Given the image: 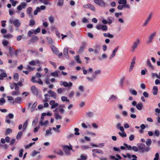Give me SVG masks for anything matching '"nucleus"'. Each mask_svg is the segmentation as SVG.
Listing matches in <instances>:
<instances>
[{"label": "nucleus", "mask_w": 160, "mask_h": 160, "mask_svg": "<svg viewBox=\"0 0 160 160\" xmlns=\"http://www.w3.org/2000/svg\"><path fill=\"white\" fill-rule=\"evenodd\" d=\"M40 153V152L39 151H36L35 150H34L32 152V156H34L36 155L37 154Z\"/></svg>", "instance_id": "052dcab7"}, {"label": "nucleus", "mask_w": 160, "mask_h": 160, "mask_svg": "<svg viewBox=\"0 0 160 160\" xmlns=\"http://www.w3.org/2000/svg\"><path fill=\"white\" fill-rule=\"evenodd\" d=\"M31 39L32 42L34 43L38 40V38L36 36H34L31 38Z\"/></svg>", "instance_id": "4be33fe9"}, {"label": "nucleus", "mask_w": 160, "mask_h": 160, "mask_svg": "<svg viewBox=\"0 0 160 160\" xmlns=\"http://www.w3.org/2000/svg\"><path fill=\"white\" fill-rule=\"evenodd\" d=\"M138 148L141 152H144V149L145 148V145L143 143H140L138 144Z\"/></svg>", "instance_id": "9d476101"}, {"label": "nucleus", "mask_w": 160, "mask_h": 160, "mask_svg": "<svg viewBox=\"0 0 160 160\" xmlns=\"http://www.w3.org/2000/svg\"><path fill=\"white\" fill-rule=\"evenodd\" d=\"M130 92L131 94L134 95L136 96L137 94V92L135 90H130Z\"/></svg>", "instance_id": "f704fd0d"}, {"label": "nucleus", "mask_w": 160, "mask_h": 160, "mask_svg": "<svg viewBox=\"0 0 160 160\" xmlns=\"http://www.w3.org/2000/svg\"><path fill=\"white\" fill-rule=\"evenodd\" d=\"M58 5L59 6L63 5V0H58Z\"/></svg>", "instance_id": "864d4df0"}, {"label": "nucleus", "mask_w": 160, "mask_h": 160, "mask_svg": "<svg viewBox=\"0 0 160 160\" xmlns=\"http://www.w3.org/2000/svg\"><path fill=\"white\" fill-rule=\"evenodd\" d=\"M23 132H19L16 136V138L17 139H19L22 135Z\"/></svg>", "instance_id": "c9c22d12"}, {"label": "nucleus", "mask_w": 160, "mask_h": 160, "mask_svg": "<svg viewBox=\"0 0 160 160\" xmlns=\"http://www.w3.org/2000/svg\"><path fill=\"white\" fill-rule=\"evenodd\" d=\"M5 102V100L3 98H2L0 99V105H2Z\"/></svg>", "instance_id": "49530a36"}, {"label": "nucleus", "mask_w": 160, "mask_h": 160, "mask_svg": "<svg viewBox=\"0 0 160 160\" xmlns=\"http://www.w3.org/2000/svg\"><path fill=\"white\" fill-rule=\"evenodd\" d=\"M86 114L87 117L91 118L93 116L94 113L92 112H87Z\"/></svg>", "instance_id": "cd10ccee"}, {"label": "nucleus", "mask_w": 160, "mask_h": 160, "mask_svg": "<svg viewBox=\"0 0 160 160\" xmlns=\"http://www.w3.org/2000/svg\"><path fill=\"white\" fill-rule=\"evenodd\" d=\"M151 143L152 141L150 139H148L146 142V144L148 147L150 146L151 145Z\"/></svg>", "instance_id": "72a5a7b5"}, {"label": "nucleus", "mask_w": 160, "mask_h": 160, "mask_svg": "<svg viewBox=\"0 0 160 160\" xmlns=\"http://www.w3.org/2000/svg\"><path fill=\"white\" fill-rule=\"evenodd\" d=\"M35 21L33 19L31 20L30 21V23L29 24V26H32L35 25Z\"/></svg>", "instance_id": "5fc2aeb1"}, {"label": "nucleus", "mask_w": 160, "mask_h": 160, "mask_svg": "<svg viewBox=\"0 0 160 160\" xmlns=\"http://www.w3.org/2000/svg\"><path fill=\"white\" fill-rule=\"evenodd\" d=\"M103 36L105 37H108L110 38H113L114 37L113 35L110 34L109 33H104L103 34Z\"/></svg>", "instance_id": "393cba45"}, {"label": "nucleus", "mask_w": 160, "mask_h": 160, "mask_svg": "<svg viewBox=\"0 0 160 160\" xmlns=\"http://www.w3.org/2000/svg\"><path fill=\"white\" fill-rule=\"evenodd\" d=\"M156 35V32H154L152 33L148 37V43H150L151 42H152V40L154 38V37Z\"/></svg>", "instance_id": "9b49d317"}, {"label": "nucleus", "mask_w": 160, "mask_h": 160, "mask_svg": "<svg viewBox=\"0 0 160 160\" xmlns=\"http://www.w3.org/2000/svg\"><path fill=\"white\" fill-rule=\"evenodd\" d=\"M123 145L128 150H131L132 149V147L131 146L128 145L126 143H124Z\"/></svg>", "instance_id": "c03bdc74"}, {"label": "nucleus", "mask_w": 160, "mask_h": 160, "mask_svg": "<svg viewBox=\"0 0 160 160\" xmlns=\"http://www.w3.org/2000/svg\"><path fill=\"white\" fill-rule=\"evenodd\" d=\"M32 30L33 29L29 31L28 32V35L29 37H31V35L33 34V33L34 32Z\"/></svg>", "instance_id": "69168bd1"}, {"label": "nucleus", "mask_w": 160, "mask_h": 160, "mask_svg": "<svg viewBox=\"0 0 160 160\" xmlns=\"http://www.w3.org/2000/svg\"><path fill=\"white\" fill-rule=\"evenodd\" d=\"M152 16V13H150L146 20H145L144 22L142 25V26L144 27L146 26L148 24L149 22L151 20Z\"/></svg>", "instance_id": "39448f33"}, {"label": "nucleus", "mask_w": 160, "mask_h": 160, "mask_svg": "<svg viewBox=\"0 0 160 160\" xmlns=\"http://www.w3.org/2000/svg\"><path fill=\"white\" fill-rule=\"evenodd\" d=\"M32 30L33 31L34 33L36 34V33H39L40 32V29L39 27H38L36 30Z\"/></svg>", "instance_id": "bf43d9fd"}, {"label": "nucleus", "mask_w": 160, "mask_h": 160, "mask_svg": "<svg viewBox=\"0 0 160 160\" xmlns=\"http://www.w3.org/2000/svg\"><path fill=\"white\" fill-rule=\"evenodd\" d=\"M51 49L54 53L56 54L59 53V51L58 48L54 45L52 46L51 47Z\"/></svg>", "instance_id": "dca6fc26"}, {"label": "nucleus", "mask_w": 160, "mask_h": 160, "mask_svg": "<svg viewBox=\"0 0 160 160\" xmlns=\"http://www.w3.org/2000/svg\"><path fill=\"white\" fill-rule=\"evenodd\" d=\"M155 158H154L153 160H158L159 158V155L158 153H156L155 155Z\"/></svg>", "instance_id": "774afa93"}, {"label": "nucleus", "mask_w": 160, "mask_h": 160, "mask_svg": "<svg viewBox=\"0 0 160 160\" xmlns=\"http://www.w3.org/2000/svg\"><path fill=\"white\" fill-rule=\"evenodd\" d=\"M60 84L61 86L63 85L65 87H70L72 85V83L70 82L68 83L66 81H61Z\"/></svg>", "instance_id": "0eeeda50"}, {"label": "nucleus", "mask_w": 160, "mask_h": 160, "mask_svg": "<svg viewBox=\"0 0 160 160\" xmlns=\"http://www.w3.org/2000/svg\"><path fill=\"white\" fill-rule=\"evenodd\" d=\"M9 43L8 41L5 40H4L2 42V44L4 46H7L8 45Z\"/></svg>", "instance_id": "4d7b16f0"}, {"label": "nucleus", "mask_w": 160, "mask_h": 160, "mask_svg": "<svg viewBox=\"0 0 160 160\" xmlns=\"http://www.w3.org/2000/svg\"><path fill=\"white\" fill-rule=\"evenodd\" d=\"M23 152V149H20L19 154V156L21 158L22 156Z\"/></svg>", "instance_id": "680f3d73"}, {"label": "nucleus", "mask_w": 160, "mask_h": 160, "mask_svg": "<svg viewBox=\"0 0 160 160\" xmlns=\"http://www.w3.org/2000/svg\"><path fill=\"white\" fill-rule=\"evenodd\" d=\"M68 48L66 47L64 48L63 51V54H64L65 57H66L67 58H69V56L68 55Z\"/></svg>", "instance_id": "6ab92c4d"}, {"label": "nucleus", "mask_w": 160, "mask_h": 160, "mask_svg": "<svg viewBox=\"0 0 160 160\" xmlns=\"http://www.w3.org/2000/svg\"><path fill=\"white\" fill-rule=\"evenodd\" d=\"M160 131L158 130H156L154 132V134L156 137H159L160 135Z\"/></svg>", "instance_id": "09e8293b"}, {"label": "nucleus", "mask_w": 160, "mask_h": 160, "mask_svg": "<svg viewBox=\"0 0 160 160\" xmlns=\"http://www.w3.org/2000/svg\"><path fill=\"white\" fill-rule=\"evenodd\" d=\"M92 155L94 157H97V153L101 154H103L104 153V152L102 150L98 149H92Z\"/></svg>", "instance_id": "7ed1b4c3"}, {"label": "nucleus", "mask_w": 160, "mask_h": 160, "mask_svg": "<svg viewBox=\"0 0 160 160\" xmlns=\"http://www.w3.org/2000/svg\"><path fill=\"white\" fill-rule=\"evenodd\" d=\"M143 107V104L142 103L140 102L136 105V107L139 110H142Z\"/></svg>", "instance_id": "b1692460"}, {"label": "nucleus", "mask_w": 160, "mask_h": 160, "mask_svg": "<svg viewBox=\"0 0 160 160\" xmlns=\"http://www.w3.org/2000/svg\"><path fill=\"white\" fill-rule=\"evenodd\" d=\"M7 77V75L5 72H3L0 74V80H2L3 78Z\"/></svg>", "instance_id": "c756f323"}, {"label": "nucleus", "mask_w": 160, "mask_h": 160, "mask_svg": "<svg viewBox=\"0 0 160 160\" xmlns=\"http://www.w3.org/2000/svg\"><path fill=\"white\" fill-rule=\"evenodd\" d=\"M41 11L40 8L39 7H37L36 9L34 11V14L35 15H37L38 12H39Z\"/></svg>", "instance_id": "4c0bfd02"}, {"label": "nucleus", "mask_w": 160, "mask_h": 160, "mask_svg": "<svg viewBox=\"0 0 160 160\" xmlns=\"http://www.w3.org/2000/svg\"><path fill=\"white\" fill-rule=\"evenodd\" d=\"M147 66L152 70H153L154 69L153 66L152 65V64L151 63L149 59H147Z\"/></svg>", "instance_id": "f3484780"}, {"label": "nucleus", "mask_w": 160, "mask_h": 160, "mask_svg": "<svg viewBox=\"0 0 160 160\" xmlns=\"http://www.w3.org/2000/svg\"><path fill=\"white\" fill-rule=\"evenodd\" d=\"M37 105V102H34V103L32 105L31 108V110L32 112L35 109Z\"/></svg>", "instance_id": "79ce46f5"}, {"label": "nucleus", "mask_w": 160, "mask_h": 160, "mask_svg": "<svg viewBox=\"0 0 160 160\" xmlns=\"http://www.w3.org/2000/svg\"><path fill=\"white\" fill-rule=\"evenodd\" d=\"M32 11V8L30 7H28L27 9V13L29 15V16H32L31 12Z\"/></svg>", "instance_id": "5701e85b"}, {"label": "nucleus", "mask_w": 160, "mask_h": 160, "mask_svg": "<svg viewBox=\"0 0 160 160\" xmlns=\"http://www.w3.org/2000/svg\"><path fill=\"white\" fill-rule=\"evenodd\" d=\"M28 120H27L26 121H25V122L23 123V131L28 126Z\"/></svg>", "instance_id": "2f4dec72"}, {"label": "nucleus", "mask_w": 160, "mask_h": 160, "mask_svg": "<svg viewBox=\"0 0 160 160\" xmlns=\"http://www.w3.org/2000/svg\"><path fill=\"white\" fill-rule=\"evenodd\" d=\"M12 36L10 33H8L3 35V37L5 38H11L12 37Z\"/></svg>", "instance_id": "8fccbe9b"}, {"label": "nucleus", "mask_w": 160, "mask_h": 160, "mask_svg": "<svg viewBox=\"0 0 160 160\" xmlns=\"http://www.w3.org/2000/svg\"><path fill=\"white\" fill-rule=\"evenodd\" d=\"M74 59L77 62L79 63H81V61L79 59V55H78L76 57H75Z\"/></svg>", "instance_id": "473e14b6"}, {"label": "nucleus", "mask_w": 160, "mask_h": 160, "mask_svg": "<svg viewBox=\"0 0 160 160\" xmlns=\"http://www.w3.org/2000/svg\"><path fill=\"white\" fill-rule=\"evenodd\" d=\"M12 132V129L8 128L6 129V135H8L11 133Z\"/></svg>", "instance_id": "a18cd8bd"}, {"label": "nucleus", "mask_w": 160, "mask_h": 160, "mask_svg": "<svg viewBox=\"0 0 160 160\" xmlns=\"http://www.w3.org/2000/svg\"><path fill=\"white\" fill-rule=\"evenodd\" d=\"M116 99V97L114 95L111 96V97L109 98V100L111 102H113L115 101Z\"/></svg>", "instance_id": "c85d7f7f"}, {"label": "nucleus", "mask_w": 160, "mask_h": 160, "mask_svg": "<svg viewBox=\"0 0 160 160\" xmlns=\"http://www.w3.org/2000/svg\"><path fill=\"white\" fill-rule=\"evenodd\" d=\"M21 101V98L20 97H18L15 98V101L13 102V103L16 102L18 103H20Z\"/></svg>", "instance_id": "a878e982"}, {"label": "nucleus", "mask_w": 160, "mask_h": 160, "mask_svg": "<svg viewBox=\"0 0 160 160\" xmlns=\"http://www.w3.org/2000/svg\"><path fill=\"white\" fill-rule=\"evenodd\" d=\"M54 117L57 120H58V119H61L62 118V117L58 113H55Z\"/></svg>", "instance_id": "e433bc0d"}, {"label": "nucleus", "mask_w": 160, "mask_h": 160, "mask_svg": "<svg viewBox=\"0 0 160 160\" xmlns=\"http://www.w3.org/2000/svg\"><path fill=\"white\" fill-rule=\"evenodd\" d=\"M55 153L58 154V155H60L61 156H62L63 153L62 151L61 150H59L58 151H57L55 152Z\"/></svg>", "instance_id": "3c124183"}, {"label": "nucleus", "mask_w": 160, "mask_h": 160, "mask_svg": "<svg viewBox=\"0 0 160 160\" xmlns=\"http://www.w3.org/2000/svg\"><path fill=\"white\" fill-rule=\"evenodd\" d=\"M51 75L53 76H55V77H58V73L56 71H55L54 72H52L51 74Z\"/></svg>", "instance_id": "603ef678"}, {"label": "nucleus", "mask_w": 160, "mask_h": 160, "mask_svg": "<svg viewBox=\"0 0 160 160\" xmlns=\"http://www.w3.org/2000/svg\"><path fill=\"white\" fill-rule=\"evenodd\" d=\"M31 90L33 94L36 95H38V89L35 86H32L31 87Z\"/></svg>", "instance_id": "1a4fd4ad"}, {"label": "nucleus", "mask_w": 160, "mask_h": 160, "mask_svg": "<svg viewBox=\"0 0 160 160\" xmlns=\"http://www.w3.org/2000/svg\"><path fill=\"white\" fill-rule=\"evenodd\" d=\"M19 78V75L18 73H16L14 75V79L16 81H18Z\"/></svg>", "instance_id": "37998d69"}, {"label": "nucleus", "mask_w": 160, "mask_h": 160, "mask_svg": "<svg viewBox=\"0 0 160 160\" xmlns=\"http://www.w3.org/2000/svg\"><path fill=\"white\" fill-rule=\"evenodd\" d=\"M94 2L98 5L104 7L105 6V3L104 1L102 0H93Z\"/></svg>", "instance_id": "423d86ee"}, {"label": "nucleus", "mask_w": 160, "mask_h": 160, "mask_svg": "<svg viewBox=\"0 0 160 160\" xmlns=\"http://www.w3.org/2000/svg\"><path fill=\"white\" fill-rule=\"evenodd\" d=\"M100 49V46L98 44H96L95 46L94 52L95 54L98 53Z\"/></svg>", "instance_id": "4468645a"}, {"label": "nucleus", "mask_w": 160, "mask_h": 160, "mask_svg": "<svg viewBox=\"0 0 160 160\" xmlns=\"http://www.w3.org/2000/svg\"><path fill=\"white\" fill-rule=\"evenodd\" d=\"M152 91L153 94L154 95H156L157 94L158 92V88L157 86H154L153 87Z\"/></svg>", "instance_id": "412c9836"}, {"label": "nucleus", "mask_w": 160, "mask_h": 160, "mask_svg": "<svg viewBox=\"0 0 160 160\" xmlns=\"http://www.w3.org/2000/svg\"><path fill=\"white\" fill-rule=\"evenodd\" d=\"M75 132L74 134L76 135H78L80 134V133L79 132V129L77 128H75L74 129Z\"/></svg>", "instance_id": "6e6d98bb"}, {"label": "nucleus", "mask_w": 160, "mask_h": 160, "mask_svg": "<svg viewBox=\"0 0 160 160\" xmlns=\"http://www.w3.org/2000/svg\"><path fill=\"white\" fill-rule=\"evenodd\" d=\"M48 93L50 94V96L53 98L54 99H56L57 98V94L54 91H52L51 90H49L48 91Z\"/></svg>", "instance_id": "2eb2a0df"}, {"label": "nucleus", "mask_w": 160, "mask_h": 160, "mask_svg": "<svg viewBox=\"0 0 160 160\" xmlns=\"http://www.w3.org/2000/svg\"><path fill=\"white\" fill-rule=\"evenodd\" d=\"M45 99L43 101L44 102H47L48 101V100L50 99L51 96L49 95L48 94L46 93L44 95Z\"/></svg>", "instance_id": "aec40b11"}, {"label": "nucleus", "mask_w": 160, "mask_h": 160, "mask_svg": "<svg viewBox=\"0 0 160 160\" xmlns=\"http://www.w3.org/2000/svg\"><path fill=\"white\" fill-rule=\"evenodd\" d=\"M49 21L51 23H53L54 22V18L53 16H51L49 17Z\"/></svg>", "instance_id": "a19ab883"}, {"label": "nucleus", "mask_w": 160, "mask_h": 160, "mask_svg": "<svg viewBox=\"0 0 160 160\" xmlns=\"http://www.w3.org/2000/svg\"><path fill=\"white\" fill-rule=\"evenodd\" d=\"M61 100L63 102H69V100L68 99L67 97L62 96L61 98Z\"/></svg>", "instance_id": "bb28decb"}, {"label": "nucleus", "mask_w": 160, "mask_h": 160, "mask_svg": "<svg viewBox=\"0 0 160 160\" xmlns=\"http://www.w3.org/2000/svg\"><path fill=\"white\" fill-rule=\"evenodd\" d=\"M118 133V134L122 138L126 137L127 136V134L124 132H119Z\"/></svg>", "instance_id": "7c9ffc66"}, {"label": "nucleus", "mask_w": 160, "mask_h": 160, "mask_svg": "<svg viewBox=\"0 0 160 160\" xmlns=\"http://www.w3.org/2000/svg\"><path fill=\"white\" fill-rule=\"evenodd\" d=\"M13 23L14 25L16 27H19L21 23L20 21L18 19H16L13 22Z\"/></svg>", "instance_id": "a211bd4d"}, {"label": "nucleus", "mask_w": 160, "mask_h": 160, "mask_svg": "<svg viewBox=\"0 0 160 160\" xmlns=\"http://www.w3.org/2000/svg\"><path fill=\"white\" fill-rule=\"evenodd\" d=\"M52 129L50 128H49V129H47L46 131V132L45 135H48L51 134V131Z\"/></svg>", "instance_id": "ea45409f"}, {"label": "nucleus", "mask_w": 160, "mask_h": 160, "mask_svg": "<svg viewBox=\"0 0 160 160\" xmlns=\"http://www.w3.org/2000/svg\"><path fill=\"white\" fill-rule=\"evenodd\" d=\"M118 48L119 46H118L115 48L112 51V53L111 55L109 57V59H111L113 57H114L116 54L115 53L117 52Z\"/></svg>", "instance_id": "ddd939ff"}, {"label": "nucleus", "mask_w": 160, "mask_h": 160, "mask_svg": "<svg viewBox=\"0 0 160 160\" xmlns=\"http://www.w3.org/2000/svg\"><path fill=\"white\" fill-rule=\"evenodd\" d=\"M40 2H41L45 5H47L48 4V2L47 0H39Z\"/></svg>", "instance_id": "0e129e2a"}, {"label": "nucleus", "mask_w": 160, "mask_h": 160, "mask_svg": "<svg viewBox=\"0 0 160 160\" xmlns=\"http://www.w3.org/2000/svg\"><path fill=\"white\" fill-rule=\"evenodd\" d=\"M126 0H119L118 1V3L119 4H125L127 3Z\"/></svg>", "instance_id": "58836bf2"}, {"label": "nucleus", "mask_w": 160, "mask_h": 160, "mask_svg": "<svg viewBox=\"0 0 160 160\" xmlns=\"http://www.w3.org/2000/svg\"><path fill=\"white\" fill-rule=\"evenodd\" d=\"M50 63L54 67V68H57V66L55 62H52L51 61H49Z\"/></svg>", "instance_id": "338daca9"}, {"label": "nucleus", "mask_w": 160, "mask_h": 160, "mask_svg": "<svg viewBox=\"0 0 160 160\" xmlns=\"http://www.w3.org/2000/svg\"><path fill=\"white\" fill-rule=\"evenodd\" d=\"M14 88L16 91H19V87L18 85V84L16 83H14Z\"/></svg>", "instance_id": "e2e57ef3"}, {"label": "nucleus", "mask_w": 160, "mask_h": 160, "mask_svg": "<svg viewBox=\"0 0 160 160\" xmlns=\"http://www.w3.org/2000/svg\"><path fill=\"white\" fill-rule=\"evenodd\" d=\"M50 104L51 105V108L52 109L55 108L58 105V103H55L54 100H51L49 102Z\"/></svg>", "instance_id": "f8f14e48"}, {"label": "nucleus", "mask_w": 160, "mask_h": 160, "mask_svg": "<svg viewBox=\"0 0 160 160\" xmlns=\"http://www.w3.org/2000/svg\"><path fill=\"white\" fill-rule=\"evenodd\" d=\"M96 28L98 30L101 29L103 31H106L108 29V27L104 25H96Z\"/></svg>", "instance_id": "20e7f679"}, {"label": "nucleus", "mask_w": 160, "mask_h": 160, "mask_svg": "<svg viewBox=\"0 0 160 160\" xmlns=\"http://www.w3.org/2000/svg\"><path fill=\"white\" fill-rule=\"evenodd\" d=\"M19 91H16L12 92V95H19Z\"/></svg>", "instance_id": "13d9d810"}, {"label": "nucleus", "mask_w": 160, "mask_h": 160, "mask_svg": "<svg viewBox=\"0 0 160 160\" xmlns=\"http://www.w3.org/2000/svg\"><path fill=\"white\" fill-rule=\"evenodd\" d=\"M48 123V120L44 122H43L42 121H41L40 122V124L41 126L47 124Z\"/></svg>", "instance_id": "de8ad7c7"}, {"label": "nucleus", "mask_w": 160, "mask_h": 160, "mask_svg": "<svg viewBox=\"0 0 160 160\" xmlns=\"http://www.w3.org/2000/svg\"><path fill=\"white\" fill-rule=\"evenodd\" d=\"M14 117V115L12 113H9L8 116H6L5 122L8 124H10L11 123V121L9 120V118L12 119Z\"/></svg>", "instance_id": "6e6552de"}, {"label": "nucleus", "mask_w": 160, "mask_h": 160, "mask_svg": "<svg viewBox=\"0 0 160 160\" xmlns=\"http://www.w3.org/2000/svg\"><path fill=\"white\" fill-rule=\"evenodd\" d=\"M62 148L66 155H70V150H72V146L70 144L69 146L64 145L62 146Z\"/></svg>", "instance_id": "f257e3e1"}, {"label": "nucleus", "mask_w": 160, "mask_h": 160, "mask_svg": "<svg viewBox=\"0 0 160 160\" xmlns=\"http://www.w3.org/2000/svg\"><path fill=\"white\" fill-rule=\"evenodd\" d=\"M140 42V40L139 38L137 39L133 43V45L131 47L132 50V52L135 51V49L138 47V46Z\"/></svg>", "instance_id": "f03ea898"}]
</instances>
